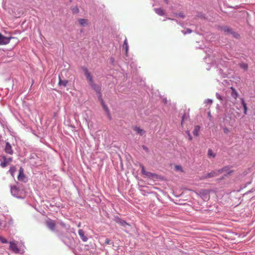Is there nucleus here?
<instances>
[{
    "instance_id": "nucleus-2",
    "label": "nucleus",
    "mask_w": 255,
    "mask_h": 255,
    "mask_svg": "<svg viewBox=\"0 0 255 255\" xmlns=\"http://www.w3.org/2000/svg\"><path fill=\"white\" fill-rule=\"evenodd\" d=\"M140 167L141 169L142 174L144 175L146 177L150 178L151 179H155L157 178L158 175L156 174L146 171L145 170V168L143 165H140Z\"/></svg>"
},
{
    "instance_id": "nucleus-39",
    "label": "nucleus",
    "mask_w": 255,
    "mask_h": 255,
    "mask_svg": "<svg viewBox=\"0 0 255 255\" xmlns=\"http://www.w3.org/2000/svg\"><path fill=\"white\" fill-rule=\"evenodd\" d=\"M208 117L210 119H211L212 118V116H211V113L210 112H209L208 113Z\"/></svg>"
},
{
    "instance_id": "nucleus-15",
    "label": "nucleus",
    "mask_w": 255,
    "mask_h": 255,
    "mask_svg": "<svg viewBox=\"0 0 255 255\" xmlns=\"http://www.w3.org/2000/svg\"><path fill=\"white\" fill-rule=\"evenodd\" d=\"M230 167L229 166H226L223 167L222 168H221L220 169H218V171L219 173V174H221L223 173V172H226L228 171H229Z\"/></svg>"
},
{
    "instance_id": "nucleus-35",
    "label": "nucleus",
    "mask_w": 255,
    "mask_h": 255,
    "mask_svg": "<svg viewBox=\"0 0 255 255\" xmlns=\"http://www.w3.org/2000/svg\"><path fill=\"white\" fill-rule=\"evenodd\" d=\"M60 225L63 227H64V228H66V225L65 223H63V222H61L60 223Z\"/></svg>"
},
{
    "instance_id": "nucleus-20",
    "label": "nucleus",
    "mask_w": 255,
    "mask_h": 255,
    "mask_svg": "<svg viewBox=\"0 0 255 255\" xmlns=\"http://www.w3.org/2000/svg\"><path fill=\"white\" fill-rule=\"evenodd\" d=\"M79 23L81 26H84L87 24V20L84 18H81L78 20Z\"/></svg>"
},
{
    "instance_id": "nucleus-43",
    "label": "nucleus",
    "mask_w": 255,
    "mask_h": 255,
    "mask_svg": "<svg viewBox=\"0 0 255 255\" xmlns=\"http://www.w3.org/2000/svg\"><path fill=\"white\" fill-rule=\"evenodd\" d=\"M2 223L0 222V227L1 226Z\"/></svg>"
},
{
    "instance_id": "nucleus-40",
    "label": "nucleus",
    "mask_w": 255,
    "mask_h": 255,
    "mask_svg": "<svg viewBox=\"0 0 255 255\" xmlns=\"http://www.w3.org/2000/svg\"><path fill=\"white\" fill-rule=\"evenodd\" d=\"M184 118H185V115L182 117V121H181V125L183 124Z\"/></svg>"
},
{
    "instance_id": "nucleus-13",
    "label": "nucleus",
    "mask_w": 255,
    "mask_h": 255,
    "mask_svg": "<svg viewBox=\"0 0 255 255\" xmlns=\"http://www.w3.org/2000/svg\"><path fill=\"white\" fill-rule=\"evenodd\" d=\"M90 84H91V86L93 87V88L96 91V92L100 94L99 96L100 95H101V94L100 93V91H101L100 87L98 85L93 84V82L90 83Z\"/></svg>"
},
{
    "instance_id": "nucleus-21",
    "label": "nucleus",
    "mask_w": 255,
    "mask_h": 255,
    "mask_svg": "<svg viewBox=\"0 0 255 255\" xmlns=\"http://www.w3.org/2000/svg\"><path fill=\"white\" fill-rule=\"evenodd\" d=\"M128 44L127 39L126 38L123 44V48L125 49L126 52L127 53L128 51Z\"/></svg>"
},
{
    "instance_id": "nucleus-24",
    "label": "nucleus",
    "mask_w": 255,
    "mask_h": 255,
    "mask_svg": "<svg viewBox=\"0 0 255 255\" xmlns=\"http://www.w3.org/2000/svg\"><path fill=\"white\" fill-rule=\"evenodd\" d=\"M208 156H212L213 157H215V154L213 153L212 149H209L208 151Z\"/></svg>"
},
{
    "instance_id": "nucleus-7",
    "label": "nucleus",
    "mask_w": 255,
    "mask_h": 255,
    "mask_svg": "<svg viewBox=\"0 0 255 255\" xmlns=\"http://www.w3.org/2000/svg\"><path fill=\"white\" fill-rule=\"evenodd\" d=\"M46 225L47 227L51 231H54L56 226V224L54 221L49 219L46 221Z\"/></svg>"
},
{
    "instance_id": "nucleus-14",
    "label": "nucleus",
    "mask_w": 255,
    "mask_h": 255,
    "mask_svg": "<svg viewBox=\"0 0 255 255\" xmlns=\"http://www.w3.org/2000/svg\"><path fill=\"white\" fill-rule=\"evenodd\" d=\"M231 89L232 91V92L231 93V96H232L233 98H234L235 100H236L239 95L238 92H237L236 89L233 87H231Z\"/></svg>"
},
{
    "instance_id": "nucleus-4",
    "label": "nucleus",
    "mask_w": 255,
    "mask_h": 255,
    "mask_svg": "<svg viewBox=\"0 0 255 255\" xmlns=\"http://www.w3.org/2000/svg\"><path fill=\"white\" fill-rule=\"evenodd\" d=\"M3 161L1 162L0 166L2 167L7 166L11 162L12 158L11 157L6 158L5 156H2Z\"/></svg>"
},
{
    "instance_id": "nucleus-22",
    "label": "nucleus",
    "mask_w": 255,
    "mask_h": 255,
    "mask_svg": "<svg viewBox=\"0 0 255 255\" xmlns=\"http://www.w3.org/2000/svg\"><path fill=\"white\" fill-rule=\"evenodd\" d=\"M234 172V170H230L229 169V171L226 172V174H225L220 180H221V179H223L224 178V177H227L228 176H229V175H230L232 173H233Z\"/></svg>"
},
{
    "instance_id": "nucleus-5",
    "label": "nucleus",
    "mask_w": 255,
    "mask_h": 255,
    "mask_svg": "<svg viewBox=\"0 0 255 255\" xmlns=\"http://www.w3.org/2000/svg\"><path fill=\"white\" fill-rule=\"evenodd\" d=\"M99 98L101 103L103 106L104 110L107 113V114L108 117L109 118V119H111V115L110 113L108 107L105 104L104 102L103 99L102 98V96L100 95V96H99Z\"/></svg>"
},
{
    "instance_id": "nucleus-1",
    "label": "nucleus",
    "mask_w": 255,
    "mask_h": 255,
    "mask_svg": "<svg viewBox=\"0 0 255 255\" xmlns=\"http://www.w3.org/2000/svg\"><path fill=\"white\" fill-rule=\"evenodd\" d=\"M2 146L4 147V151L7 154H12L13 151L12 149L11 145L10 144L5 141H1Z\"/></svg>"
},
{
    "instance_id": "nucleus-19",
    "label": "nucleus",
    "mask_w": 255,
    "mask_h": 255,
    "mask_svg": "<svg viewBox=\"0 0 255 255\" xmlns=\"http://www.w3.org/2000/svg\"><path fill=\"white\" fill-rule=\"evenodd\" d=\"M155 11L157 14L161 16L163 15L164 14L163 10L161 8L155 9Z\"/></svg>"
},
{
    "instance_id": "nucleus-42",
    "label": "nucleus",
    "mask_w": 255,
    "mask_h": 255,
    "mask_svg": "<svg viewBox=\"0 0 255 255\" xmlns=\"http://www.w3.org/2000/svg\"><path fill=\"white\" fill-rule=\"evenodd\" d=\"M143 148L144 149L147 150V148L145 146H143Z\"/></svg>"
},
{
    "instance_id": "nucleus-8",
    "label": "nucleus",
    "mask_w": 255,
    "mask_h": 255,
    "mask_svg": "<svg viewBox=\"0 0 255 255\" xmlns=\"http://www.w3.org/2000/svg\"><path fill=\"white\" fill-rule=\"evenodd\" d=\"M219 172V171H218V170L212 171L211 172L208 173L207 174H206L204 176V178H212V177H214L220 175Z\"/></svg>"
},
{
    "instance_id": "nucleus-29",
    "label": "nucleus",
    "mask_w": 255,
    "mask_h": 255,
    "mask_svg": "<svg viewBox=\"0 0 255 255\" xmlns=\"http://www.w3.org/2000/svg\"><path fill=\"white\" fill-rule=\"evenodd\" d=\"M120 224L123 226H125L126 225H128V224L124 220L120 221Z\"/></svg>"
},
{
    "instance_id": "nucleus-38",
    "label": "nucleus",
    "mask_w": 255,
    "mask_h": 255,
    "mask_svg": "<svg viewBox=\"0 0 255 255\" xmlns=\"http://www.w3.org/2000/svg\"><path fill=\"white\" fill-rule=\"evenodd\" d=\"M217 98H218L219 99H220V100H222V97H221L220 95H218V94H217Z\"/></svg>"
},
{
    "instance_id": "nucleus-30",
    "label": "nucleus",
    "mask_w": 255,
    "mask_h": 255,
    "mask_svg": "<svg viewBox=\"0 0 255 255\" xmlns=\"http://www.w3.org/2000/svg\"><path fill=\"white\" fill-rule=\"evenodd\" d=\"M223 131H224V132L226 134L229 133V132H230L229 129L227 128H223Z\"/></svg>"
},
{
    "instance_id": "nucleus-27",
    "label": "nucleus",
    "mask_w": 255,
    "mask_h": 255,
    "mask_svg": "<svg viewBox=\"0 0 255 255\" xmlns=\"http://www.w3.org/2000/svg\"><path fill=\"white\" fill-rule=\"evenodd\" d=\"M222 30L224 32H231V29L228 27H227V26L222 28Z\"/></svg>"
},
{
    "instance_id": "nucleus-23",
    "label": "nucleus",
    "mask_w": 255,
    "mask_h": 255,
    "mask_svg": "<svg viewBox=\"0 0 255 255\" xmlns=\"http://www.w3.org/2000/svg\"><path fill=\"white\" fill-rule=\"evenodd\" d=\"M240 66L241 68L244 69L245 70H247V69L248 68V66L246 63H240Z\"/></svg>"
},
{
    "instance_id": "nucleus-31",
    "label": "nucleus",
    "mask_w": 255,
    "mask_h": 255,
    "mask_svg": "<svg viewBox=\"0 0 255 255\" xmlns=\"http://www.w3.org/2000/svg\"><path fill=\"white\" fill-rule=\"evenodd\" d=\"M72 11L74 13H78L79 12V9L77 7H75L72 9Z\"/></svg>"
},
{
    "instance_id": "nucleus-18",
    "label": "nucleus",
    "mask_w": 255,
    "mask_h": 255,
    "mask_svg": "<svg viewBox=\"0 0 255 255\" xmlns=\"http://www.w3.org/2000/svg\"><path fill=\"white\" fill-rule=\"evenodd\" d=\"M241 102H242V104L243 106L244 110V113L245 115H246L247 113V109H248L247 104H246L244 99H243V98L241 99Z\"/></svg>"
},
{
    "instance_id": "nucleus-25",
    "label": "nucleus",
    "mask_w": 255,
    "mask_h": 255,
    "mask_svg": "<svg viewBox=\"0 0 255 255\" xmlns=\"http://www.w3.org/2000/svg\"><path fill=\"white\" fill-rule=\"evenodd\" d=\"M175 169L177 171H180L181 172H183V168L180 165H176L175 166Z\"/></svg>"
},
{
    "instance_id": "nucleus-6",
    "label": "nucleus",
    "mask_w": 255,
    "mask_h": 255,
    "mask_svg": "<svg viewBox=\"0 0 255 255\" xmlns=\"http://www.w3.org/2000/svg\"><path fill=\"white\" fill-rule=\"evenodd\" d=\"M9 249L15 253H18L19 252L17 244L14 242H9Z\"/></svg>"
},
{
    "instance_id": "nucleus-17",
    "label": "nucleus",
    "mask_w": 255,
    "mask_h": 255,
    "mask_svg": "<svg viewBox=\"0 0 255 255\" xmlns=\"http://www.w3.org/2000/svg\"><path fill=\"white\" fill-rule=\"evenodd\" d=\"M200 130V127L199 126H196L194 127L193 133L194 135L197 136L199 135V131Z\"/></svg>"
},
{
    "instance_id": "nucleus-34",
    "label": "nucleus",
    "mask_w": 255,
    "mask_h": 255,
    "mask_svg": "<svg viewBox=\"0 0 255 255\" xmlns=\"http://www.w3.org/2000/svg\"><path fill=\"white\" fill-rule=\"evenodd\" d=\"M191 32H192V30H191V29H187L186 30V32H184V34H187V33H191Z\"/></svg>"
},
{
    "instance_id": "nucleus-9",
    "label": "nucleus",
    "mask_w": 255,
    "mask_h": 255,
    "mask_svg": "<svg viewBox=\"0 0 255 255\" xmlns=\"http://www.w3.org/2000/svg\"><path fill=\"white\" fill-rule=\"evenodd\" d=\"M83 70L84 73V74L85 76L86 77L87 79L88 80L90 83L93 82V79L90 73L89 72L88 70L86 68H83Z\"/></svg>"
},
{
    "instance_id": "nucleus-11",
    "label": "nucleus",
    "mask_w": 255,
    "mask_h": 255,
    "mask_svg": "<svg viewBox=\"0 0 255 255\" xmlns=\"http://www.w3.org/2000/svg\"><path fill=\"white\" fill-rule=\"evenodd\" d=\"M133 130L140 135H143L145 132L143 129H141L139 127L136 126L133 128Z\"/></svg>"
},
{
    "instance_id": "nucleus-16",
    "label": "nucleus",
    "mask_w": 255,
    "mask_h": 255,
    "mask_svg": "<svg viewBox=\"0 0 255 255\" xmlns=\"http://www.w3.org/2000/svg\"><path fill=\"white\" fill-rule=\"evenodd\" d=\"M68 83V81L67 80H62L60 77H59V85H62L64 87H66Z\"/></svg>"
},
{
    "instance_id": "nucleus-33",
    "label": "nucleus",
    "mask_w": 255,
    "mask_h": 255,
    "mask_svg": "<svg viewBox=\"0 0 255 255\" xmlns=\"http://www.w3.org/2000/svg\"><path fill=\"white\" fill-rule=\"evenodd\" d=\"M105 244L106 245H109V244H111V243L109 239H106L105 240Z\"/></svg>"
},
{
    "instance_id": "nucleus-37",
    "label": "nucleus",
    "mask_w": 255,
    "mask_h": 255,
    "mask_svg": "<svg viewBox=\"0 0 255 255\" xmlns=\"http://www.w3.org/2000/svg\"><path fill=\"white\" fill-rule=\"evenodd\" d=\"M178 15L179 16L182 17V18H184V15H183V14L182 13H179L178 14Z\"/></svg>"
},
{
    "instance_id": "nucleus-36",
    "label": "nucleus",
    "mask_w": 255,
    "mask_h": 255,
    "mask_svg": "<svg viewBox=\"0 0 255 255\" xmlns=\"http://www.w3.org/2000/svg\"><path fill=\"white\" fill-rule=\"evenodd\" d=\"M206 103L211 104L212 103V100L210 99H208L207 100Z\"/></svg>"
},
{
    "instance_id": "nucleus-26",
    "label": "nucleus",
    "mask_w": 255,
    "mask_h": 255,
    "mask_svg": "<svg viewBox=\"0 0 255 255\" xmlns=\"http://www.w3.org/2000/svg\"><path fill=\"white\" fill-rule=\"evenodd\" d=\"M0 241L3 244H6L8 243L7 240L2 236H0Z\"/></svg>"
},
{
    "instance_id": "nucleus-32",
    "label": "nucleus",
    "mask_w": 255,
    "mask_h": 255,
    "mask_svg": "<svg viewBox=\"0 0 255 255\" xmlns=\"http://www.w3.org/2000/svg\"><path fill=\"white\" fill-rule=\"evenodd\" d=\"M186 132H187V134H188V137H189V139L190 140H191L192 139V137L189 131H187Z\"/></svg>"
},
{
    "instance_id": "nucleus-28",
    "label": "nucleus",
    "mask_w": 255,
    "mask_h": 255,
    "mask_svg": "<svg viewBox=\"0 0 255 255\" xmlns=\"http://www.w3.org/2000/svg\"><path fill=\"white\" fill-rule=\"evenodd\" d=\"M200 193L202 195H208L209 193V192L206 190H202Z\"/></svg>"
},
{
    "instance_id": "nucleus-12",
    "label": "nucleus",
    "mask_w": 255,
    "mask_h": 255,
    "mask_svg": "<svg viewBox=\"0 0 255 255\" xmlns=\"http://www.w3.org/2000/svg\"><path fill=\"white\" fill-rule=\"evenodd\" d=\"M78 234L83 241L86 242L88 240L87 237L84 235V232L82 229L78 231Z\"/></svg>"
},
{
    "instance_id": "nucleus-44",
    "label": "nucleus",
    "mask_w": 255,
    "mask_h": 255,
    "mask_svg": "<svg viewBox=\"0 0 255 255\" xmlns=\"http://www.w3.org/2000/svg\"><path fill=\"white\" fill-rule=\"evenodd\" d=\"M79 227H80V224H79L78 226Z\"/></svg>"
},
{
    "instance_id": "nucleus-3",
    "label": "nucleus",
    "mask_w": 255,
    "mask_h": 255,
    "mask_svg": "<svg viewBox=\"0 0 255 255\" xmlns=\"http://www.w3.org/2000/svg\"><path fill=\"white\" fill-rule=\"evenodd\" d=\"M11 39H15V38L13 37H6L0 33V45L8 44Z\"/></svg>"
},
{
    "instance_id": "nucleus-41",
    "label": "nucleus",
    "mask_w": 255,
    "mask_h": 255,
    "mask_svg": "<svg viewBox=\"0 0 255 255\" xmlns=\"http://www.w3.org/2000/svg\"><path fill=\"white\" fill-rule=\"evenodd\" d=\"M236 38H238L239 36V35L238 34H236V35H234Z\"/></svg>"
},
{
    "instance_id": "nucleus-10",
    "label": "nucleus",
    "mask_w": 255,
    "mask_h": 255,
    "mask_svg": "<svg viewBox=\"0 0 255 255\" xmlns=\"http://www.w3.org/2000/svg\"><path fill=\"white\" fill-rule=\"evenodd\" d=\"M18 180L20 181H24L25 179V176L23 173V170L20 168L19 170V174L17 177Z\"/></svg>"
}]
</instances>
